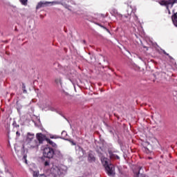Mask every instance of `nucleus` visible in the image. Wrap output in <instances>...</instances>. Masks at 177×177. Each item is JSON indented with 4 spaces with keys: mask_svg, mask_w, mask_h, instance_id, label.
<instances>
[{
    "mask_svg": "<svg viewBox=\"0 0 177 177\" xmlns=\"http://www.w3.org/2000/svg\"><path fill=\"white\" fill-rule=\"evenodd\" d=\"M45 171L44 173L39 175V171H33V177H64L67 174V167L65 165H61L57 166L50 161L44 162Z\"/></svg>",
    "mask_w": 177,
    "mask_h": 177,
    "instance_id": "nucleus-1",
    "label": "nucleus"
},
{
    "mask_svg": "<svg viewBox=\"0 0 177 177\" xmlns=\"http://www.w3.org/2000/svg\"><path fill=\"white\" fill-rule=\"evenodd\" d=\"M101 162L102 165H104L108 175L109 176H114L115 175V169L114 165L112 164H109V159L104 156L101 157Z\"/></svg>",
    "mask_w": 177,
    "mask_h": 177,
    "instance_id": "nucleus-2",
    "label": "nucleus"
},
{
    "mask_svg": "<svg viewBox=\"0 0 177 177\" xmlns=\"http://www.w3.org/2000/svg\"><path fill=\"white\" fill-rule=\"evenodd\" d=\"M177 3V0H162L160 1V4L164 6H166L167 10H169V13H171L169 9H172V6Z\"/></svg>",
    "mask_w": 177,
    "mask_h": 177,
    "instance_id": "nucleus-3",
    "label": "nucleus"
},
{
    "mask_svg": "<svg viewBox=\"0 0 177 177\" xmlns=\"http://www.w3.org/2000/svg\"><path fill=\"white\" fill-rule=\"evenodd\" d=\"M43 155L46 158H53L55 151L51 147H46L43 149Z\"/></svg>",
    "mask_w": 177,
    "mask_h": 177,
    "instance_id": "nucleus-4",
    "label": "nucleus"
},
{
    "mask_svg": "<svg viewBox=\"0 0 177 177\" xmlns=\"http://www.w3.org/2000/svg\"><path fill=\"white\" fill-rule=\"evenodd\" d=\"M49 3H53L54 5H60V1H40L38 3L36 9H41V8H45V6H48Z\"/></svg>",
    "mask_w": 177,
    "mask_h": 177,
    "instance_id": "nucleus-5",
    "label": "nucleus"
},
{
    "mask_svg": "<svg viewBox=\"0 0 177 177\" xmlns=\"http://www.w3.org/2000/svg\"><path fill=\"white\" fill-rule=\"evenodd\" d=\"M33 140H34V134H31L28 133L26 138V142H28V143H30V147L34 149V147H37V146H38V144L37 141L32 142Z\"/></svg>",
    "mask_w": 177,
    "mask_h": 177,
    "instance_id": "nucleus-6",
    "label": "nucleus"
},
{
    "mask_svg": "<svg viewBox=\"0 0 177 177\" xmlns=\"http://www.w3.org/2000/svg\"><path fill=\"white\" fill-rule=\"evenodd\" d=\"M37 138L39 140V143H42V142L44 140H46V139H48V138H46V136L45 135H44V134H42L41 133H38L37 134Z\"/></svg>",
    "mask_w": 177,
    "mask_h": 177,
    "instance_id": "nucleus-7",
    "label": "nucleus"
},
{
    "mask_svg": "<svg viewBox=\"0 0 177 177\" xmlns=\"http://www.w3.org/2000/svg\"><path fill=\"white\" fill-rule=\"evenodd\" d=\"M88 161L89 162H95L96 161V158H95V155L92 152H89L88 153Z\"/></svg>",
    "mask_w": 177,
    "mask_h": 177,
    "instance_id": "nucleus-8",
    "label": "nucleus"
},
{
    "mask_svg": "<svg viewBox=\"0 0 177 177\" xmlns=\"http://www.w3.org/2000/svg\"><path fill=\"white\" fill-rule=\"evenodd\" d=\"M109 155L110 158H117V160H120V156H117L111 151H109Z\"/></svg>",
    "mask_w": 177,
    "mask_h": 177,
    "instance_id": "nucleus-9",
    "label": "nucleus"
},
{
    "mask_svg": "<svg viewBox=\"0 0 177 177\" xmlns=\"http://www.w3.org/2000/svg\"><path fill=\"white\" fill-rule=\"evenodd\" d=\"M171 19L174 26L177 27V12L173 15Z\"/></svg>",
    "mask_w": 177,
    "mask_h": 177,
    "instance_id": "nucleus-10",
    "label": "nucleus"
},
{
    "mask_svg": "<svg viewBox=\"0 0 177 177\" xmlns=\"http://www.w3.org/2000/svg\"><path fill=\"white\" fill-rule=\"evenodd\" d=\"M142 169V167H139V171L137 173L136 177H146V175L143 174H140V170Z\"/></svg>",
    "mask_w": 177,
    "mask_h": 177,
    "instance_id": "nucleus-11",
    "label": "nucleus"
},
{
    "mask_svg": "<svg viewBox=\"0 0 177 177\" xmlns=\"http://www.w3.org/2000/svg\"><path fill=\"white\" fill-rule=\"evenodd\" d=\"M46 142H48V143L51 145V146H53V147H56V143L53 142V141L50 140L49 138L46 139Z\"/></svg>",
    "mask_w": 177,
    "mask_h": 177,
    "instance_id": "nucleus-12",
    "label": "nucleus"
},
{
    "mask_svg": "<svg viewBox=\"0 0 177 177\" xmlns=\"http://www.w3.org/2000/svg\"><path fill=\"white\" fill-rule=\"evenodd\" d=\"M55 82L56 84H60V85H62V78L57 77V79H55Z\"/></svg>",
    "mask_w": 177,
    "mask_h": 177,
    "instance_id": "nucleus-13",
    "label": "nucleus"
},
{
    "mask_svg": "<svg viewBox=\"0 0 177 177\" xmlns=\"http://www.w3.org/2000/svg\"><path fill=\"white\" fill-rule=\"evenodd\" d=\"M22 89H23L24 93H27V90H26V84H22Z\"/></svg>",
    "mask_w": 177,
    "mask_h": 177,
    "instance_id": "nucleus-14",
    "label": "nucleus"
},
{
    "mask_svg": "<svg viewBox=\"0 0 177 177\" xmlns=\"http://www.w3.org/2000/svg\"><path fill=\"white\" fill-rule=\"evenodd\" d=\"M50 139H59V138L60 137H59V136L55 135V136H50Z\"/></svg>",
    "mask_w": 177,
    "mask_h": 177,
    "instance_id": "nucleus-15",
    "label": "nucleus"
},
{
    "mask_svg": "<svg viewBox=\"0 0 177 177\" xmlns=\"http://www.w3.org/2000/svg\"><path fill=\"white\" fill-rule=\"evenodd\" d=\"M62 136H63V138H66V136H67V132H66L65 131H63L62 132Z\"/></svg>",
    "mask_w": 177,
    "mask_h": 177,
    "instance_id": "nucleus-16",
    "label": "nucleus"
},
{
    "mask_svg": "<svg viewBox=\"0 0 177 177\" xmlns=\"http://www.w3.org/2000/svg\"><path fill=\"white\" fill-rule=\"evenodd\" d=\"M22 5H27V0H20Z\"/></svg>",
    "mask_w": 177,
    "mask_h": 177,
    "instance_id": "nucleus-17",
    "label": "nucleus"
},
{
    "mask_svg": "<svg viewBox=\"0 0 177 177\" xmlns=\"http://www.w3.org/2000/svg\"><path fill=\"white\" fill-rule=\"evenodd\" d=\"M23 160L26 164H28L27 162V156H24Z\"/></svg>",
    "mask_w": 177,
    "mask_h": 177,
    "instance_id": "nucleus-18",
    "label": "nucleus"
},
{
    "mask_svg": "<svg viewBox=\"0 0 177 177\" xmlns=\"http://www.w3.org/2000/svg\"><path fill=\"white\" fill-rule=\"evenodd\" d=\"M97 26H99L100 27H101V28H104V30H106V27L103 26L102 25H101L100 24H97Z\"/></svg>",
    "mask_w": 177,
    "mask_h": 177,
    "instance_id": "nucleus-19",
    "label": "nucleus"
},
{
    "mask_svg": "<svg viewBox=\"0 0 177 177\" xmlns=\"http://www.w3.org/2000/svg\"><path fill=\"white\" fill-rule=\"evenodd\" d=\"M106 31L107 32H109V34H110V30H109V29H107V28H106Z\"/></svg>",
    "mask_w": 177,
    "mask_h": 177,
    "instance_id": "nucleus-20",
    "label": "nucleus"
},
{
    "mask_svg": "<svg viewBox=\"0 0 177 177\" xmlns=\"http://www.w3.org/2000/svg\"><path fill=\"white\" fill-rule=\"evenodd\" d=\"M16 135H17L18 136H20V133H19V131H17V132H16Z\"/></svg>",
    "mask_w": 177,
    "mask_h": 177,
    "instance_id": "nucleus-21",
    "label": "nucleus"
},
{
    "mask_svg": "<svg viewBox=\"0 0 177 177\" xmlns=\"http://www.w3.org/2000/svg\"><path fill=\"white\" fill-rule=\"evenodd\" d=\"M165 55H167L168 56V54L164 51Z\"/></svg>",
    "mask_w": 177,
    "mask_h": 177,
    "instance_id": "nucleus-22",
    "label": "nucleus"
},
{
    "mask_svg": "<svg viewBox=\"0 0 177 177\" xmlns=\"http://www.w3.org/2000/svg\"><path fill=\"white\" fill-rule=\"evenodd\" d=\"M139 59H140V60H143V59H142V57H139Z\"/></svg>",
    "mask_w": 177,
    "mask_h": 177,
    "instance_id": "nucleus-23",
    "label": "nucleus"
},
{
    "mask_svg": "<svg viewBox=\"0 0 177 177\" xmlns=\"http://www.w3.org/2000/svg\"><path fill=\"white\" fill-rule=\"evenodd\" d=\"M72 145H75V143H74L73 142H72Z\"/></svg>",
    "mask_w": 177,
    "mask_h": 177,
    "instance_id": "nucleus-24",
    "label": "nucleus"
}]
</instances>
